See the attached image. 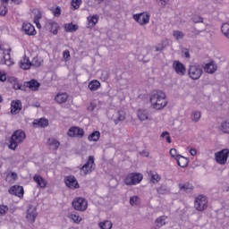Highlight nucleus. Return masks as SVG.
Returning <instances> with one entry per match:
<instances>
[{"label": "nucleus", "instance_id": "f257e3e1", "mask_svg": "<svg viewBox=\"0 0 229 229\" xmlns=\"http://www.w3.org/2000/svg\"><path fill=\"white\" fill-rule=\"evenodd\" d=\"M149 101L152 108L155 110H164L167 106V97L164 91H153L150 95Z\"/></svg>", "mask_w": 229, "mask_h": 229}, {"label": "nucleus", "instance_id": "f03ea898", "mask_svg": "<svg viewBox=\"0 0 229 229\" xmlns=\"http://www.w3.org/2000/svg\"><path fill=\"white\" fill-rule=\"evenodd\" d=\"M24 140H26V132H24L22 130L15 131L11 136L9 149L15 151L19 144H22Z\"/></svg>", "mask_w": 229, "mask_h": 229}, {"label": "nucleus", "instance_id": "7ed1b4c3", "mask_svg": "<svg viewBox=\"0 0 229 229\" xmlns=\"http://www.w3.org/2000/svg\"><path fill=\"white\" fill-rule=\"evenodd\" d=\"M96 169V163L94 162V156H89L87 162L80 168L81 175L87 176Z\"/></svg>", "mask_w": 229, "mask_h": 229}, {"label": "nucleus", "instance_id": "20e7f679", "mask_svg": "<svg viewBox=\"0 0 229 229\" xmlns=\"http://www.w3.org/2000/svg\"><path fill=\"white\" fill-rule=\"evenodd\" d=\"M203 75V68L199 64H191L188 69V76L191 80H199Z\"/></svg>", "mask_w": 229, "mask_h": 229}, {"label": "nucleus", "instance_id": "39448f33", "mask_svg": "<svg viewBox=\"0 0 229 229\" xmlns=\"http://www.w3.org/2000/svg\"><path fill=\"white\" fill-rule=\"evenodd\" d=\"M194 207L199 212H203V210H207L208 207V199H207V196L199 195L198 197H196L194 200Z\"/></svg>", "mask_w": 229, "mask_h": 229}, {"label": "nucleus", "instance_id": "423d86ee", "mask_svg": "<svg viewBox=\"0 0 229 229\" xmlns=\"http://www.w3.org/2000/svg\"><path fill=\"white\" fill-rule=\"evenodd\" d=\"M142 178H144L142 174H129L124 179V183L125 185H137L142 182Z\"/></svg>", "mask_w": 229, "mask_h": 229}, {"label": "nucleus", "instance_id": "0eeeda50", "mask_svg": "<svg viewBox=\"0 0 229 229\" xmlns=\"http://www.w3.org/2000/svg\"><path fill=\"white\" fill-rule=\"evenodd\" d=\"M229 149L224 148L216 153H215V159L220 165H225L228 162Z\"/></svg>", "mask_w": 229, "mask_h": 229}, {"label": "nucleus", "instance_id": "6e6552de", "mask_svg": "<svg viewBox=\"0 0 229 229\" xmlns=\"http://www.w3.org/2000/svg\"><path fill=\"white\" fill-rule=\"evenodd\" d=\"M72 207L74 210H78L79 212H84V210H87L89 203L87 202V199H85L84 198L79 197L75 198L72 200Z\"/></svg>", "mask_w": 229, "mask_h": 229}, {"label": "nucleus", "instance_id": "1a4fd4ad", "mask_svg": "<svg viewBox=\"0 0 229 229\" xmlns=\"http://www.w3.org/2000/svg\"><path fill=\"white\" fill-rule=\"evenodd\" d=\"M38 216V213L37 212V207H35L33 205H29V208L26 211V216H25V219H26L27 223L33 225V223H35Z\"/></svg>", "mask_w": 229, "mask_h": 229}, {"label": "nucleus", "instance_id": "9d476101", "mask_svg": "<svg viewBox=\"0 0 229 229\" xmlns=\"http://www.w3.org/2000/svg\"><path fill=\"white\" fill-rule=\"evenodd\" d=\"M11 60L10 52H7L6 49L3 47V45H0V64L12 65Z\"/></svg>", "mask_w": 229, "mask_h": 229}, {"label": "nucleus", "instance_id": "9b49d317", "mask_svg": "<svg viewBox=\"0 0 229 229\" xmlns=\"http://www.w3.org/2000/svg\"><path fill=\"white\" fill-rule=\"evenodd\" d=\"M133 19L136 22H139L140 26H146V24L149 23V14L146 13L133 14Z\"/></svg>", "mask_w": 229, "mask_h": 229}, {"label": "nucleus", "instance_id": "f8f14e48", "mask_svg": "<svg viewBox=\"0 0 229 229\" xmlns=\"http://www.w3.org/2000/svg\"><path fill=\"white\" fill-rule=\"evenodd\" d=\"M68 137H77V139H82L85 135V131L80 127H72L67 132Z\"/></svg>", "mask_w": 229, "mask_h": 229}, {"label": "nucleus", "instance_id": "ddd939ff", "mask_svg": "<svg viewBox=\"0 0 229 229\" xmlns=\"http://www.w3.org/2000/svg\"><path fill=\"white\" fill-rule=\"evenodd\" d=\"M173 68L179 76H185L187 72L185 64H182L180 61H174L173 64Z\"/></svg>", "mask_w": 229, "mask_h": 229}, {"label": "nucleus", "instance_id": "4468645a", "mask_svg": "<svg viewBox=\"0 0 229 229\" xmlns=\"http://www.w3.org/2000/svg\"><path fill=\"white\" fill-rule=\"evenodd\" d=\"M21 30L23 33H25V35H28L29 37H35V35H37L35 26H33L31 23L24 22L22 24Z\"/></svg>", "mask_w": 229, "mask_h": 229}, {"label": "nucleus", "instance_id": "2eb2a0df", "mask_svg": "<svg viewBox=\"0 0 229 229\" xmlns=\"http://www.w3.org/2000/svg\"><path fill=\"white\" fill-rule=\"evenodd\" d=\"M22 110V102L21 100H13L11 102V113L17 115Z\"/></svg>", "mask_w": 229, "mask_h": 229}, {"label": "nucleus", "instance_id": "dca6fc26", "mask_svg": "<svg viewBox=\"0 0 229 229\" xmlns=\"http://www.w3.org/2000/svg\"><path fill=\"white\" fill-rule=\"evenodd\" d=\"M9 194L17 196L18 198H23L24 196V188L22 186L14 185L9 189Z\"/></svg>", "mask_w": 229, "mask_h": 229}, {"label": "nucleus", "instance_id": "f3484780", "mask_svg": "<svg viewBox=\"0 0 229 229\" xmlns=\"http://www.w3.org/2000/svg\"><path fill=\"white\" fill-rule=\"evenodd\" d=\"M65 185H67L69 189H80V184L78 183V180H76V177L72 175L66 177Z\"/></svg>", "mask_w": 229, "mask_h": 229}, {"label": "nucleus", "instance_id": "a211bd4d", "mask_svg": "<svg viewBox=\"0 0 229 229\" xmlns=\"http://www.w3.org/2000/svg\"><path fill=\"white\" fill-rule=\"evenodd\" d=\"M47 28L53 33V35H58V30H60V26L56 21L49 20L47 22Z\"/></svg>", "mask_w": 229, "mask_h": 229}, {"label": "nucleus", "instance_id": "6ab92c4d", "mask_svg": "<svg viewBox=\"0 0 229 229\" xmlns=\"http://www.w3.org/2000/svg\"><path fill=\"white\" fill-rule=\"evenodd\" d=\"M137 117L140 121H151V116H149V112L146 109H139L137 111Z\"/></svg>", "mask_w": 229, "mask_h": 229}, {"label": "nucleus", "instance_id": "aec40b11", "mask_svg": "<svg viewBox=\"0 0 229 229\" xmlns=\"http://www.w3.org/2000/svg\"><path fill=\"white\" fill-rule=\"evenodd\" d=\"M204 71L208 72V74H214V72L217 71V64L214 61L208 63L204 67Z\"/></svg>", "mask_w": 229, "mask_h": 229}, {"label": "nucleus", "instance_id": "412c9836", "mask_svg": "<svg viewBox=\"0 0 229 229\" xmlns=\"http://www.w3.org/2000/svg\"><path fill=\"white\" fill-rule=\"evenodd\" d=\"M69 99V95L67 93H58L55 97V101H56L59 105H64V103H67Z\"/></svg>", "mask_w": 229, "mask_h": 229}, {"label": "nucleus", "instance_id": "4be33fe9", "mask_svg": "<svg viewBox=\"0 0 229 229\" xmlns=\"http://www.w3.org/2000/svg\"><path fill=\"white\" fill-rule=\"evenodd\" d=\"M88 21V28H94L96 27V24L99 22V15L94 14L92 16H89L87 18Z\"/></svg>", "mask_w": 229, "mask_h": 229}, {"label": "nucleus", "instance_id": "5701e85b", "mask_svg": "<svg viewBox=\"0 0 229 229\" xmlns=\"http://www.w3.org/2000/svg\"><path fill=\"white\" fill-rule=\"evenodd\" d=\"M20 67L23 69V71H28L31 67V62H30V58L26 55L20 61Z\"/></svg>", "mask_w": 229, "mask_h": 229}, {"label": "nucleus", "instance_id": "b1692460", "mask_svg": "<svg viewBox=\"0 0 229 229\" xmlns=\"http://www.w3.org/2000/svg\"><path fill=\"white\" fill-rule=\"evenodd\" d=\"M33 180L37 183V185H38V187H41V189H46V185H47V182L42 176L36 174L33 176Z\"/></svg>", "mask_w": 229, "mask_h": 229}, {"label": "nucleus", "instance_id": "393cba45", "mask_svg": "<svg viewBox=\"0 0 229 229\" xmlns=\"http://www.w3.org/2000/svg\"><path fill=\"white\" fill-rule=\"evenodd\" d=\"M68 217L76 225H80V223H81V216H80V214H78L76 211L69 213Z\"/></svg>", "mask_w": 229, "mask_h": 229}, {"label": "nucleus", "instance_id": "a878e982", "mask_svg": "<svg viewBox=\"0 0 229 229\" xmlns=\"http://www.w3.org/2000/svg\"><path fill=\"white\" fill-rule=\"evenodd\" d=\"M25 86L28 87L30 90H38V87H40V83L36 80H31L25 83Z\"/></svg>", "mask_w": 229, "mask_h": 229}, {"label": "nucleus", "instance_id": "bb28decb", "mask_svg": "<svg viewBox=\"0 0 229 229\" xmlns=\"http://www.w3.org/2000/svg\"><path fill=\"white\" fill-rule=\"evenodd\" d=\"M49 124V122L47 119H39V120H35L33 123L34 128H46Z\"/></svg>", "mask_w": 229, "mask_h": 229}, {"label": "nucleus", "instance_id": "cd10ccee", "mask_svg": "<svg viewBox=\"0 0 229 229\" xmlns=\"http://www.w3.org/2000/svg\"><path fill=\"white\" fill-rule=\"evenodd\" d=\"M179 189L180 191H183V192H191L193 191L194 186L191 184V182H186V183H180L179 184Z\"/></svg>", "mask_w": 229, "mask_h": 229}, {"label": "nucleus", "instance_id": "c85d7f7f", "mask_svg": "<svg viewBox=\"0 0 229 229\" xmlns=\"http://www.w3.org/2000/svg\"><path fill=\"white\" fill-rule=\"evenodd\" d=\"M99 87H101V82H99V81L98 80H94L91 81L89 85L88 88L89 89V90H91L92 92L98 90L99 89Z\"/></svg>", "mask_w": 229, "mask_h": 229}, {"label": "nucleus", "instance_id": "c756f323", "mask_svg": "<svg viewBox=\"0 0 229 229\" xmlns=\"http://www.w3.org/2000/svg\"><path fill=\"white\" fill-rule=\"evenodd\" d=\"M167 216H161L159 217H157L156 219V225L158 227V228H162V226H165V225L167 224Z\"/></svg>", "mask_w": 229, "mask_h": 229}, {"label": "nucleus", "instance_id": "7c9ffc66", "mask_svg": "<svg viewBox=\"0 0 229 229\" xmlns=\"http://www.w3.org/2000/svg\"><path fill=\"white\" fill-rule=\"evenodd\" d=\"M99 137H101V133L98 131H95L89 134L88 140H89V142H98V140H99Z\"/></svg>", "mask_w": 229, "mask_h": 229}, {"label": "nucleus", "instance_id": "2f4dec72", "mask_svg": "<svg viewBox=\"0 0 229 229\" xmlns=\"http://www.w3.org/2000/svg\"><path fill=\"white\" fill-rule=\"evenodd\" d=\"M64 30L66 33H74V31H78V25L72 23H66L64 25Z\"/></svg>", "mask_w": 229, "mask_h": 229}, {"label": "nucleus", "instance_id": "473e14b6", "mask_svg": "<svg viewBox=\"0 0 229 229\" xmlns=\"http://www.w3.org/2000/svg\"><path fill=\"white\" fill-rule=\"evenodd\" d=\"M199 119H201V112L192 111L191 114V120L192 123H199Z\"/></svg>", "mask_w": 229, "mask_h": 229}, {"label": "nucleus", "instance_id": "72a5a7b5", "mask_svg": "<svg viewBox=\"0 0 229 229\" xmlns=\"http://www.w3.org/2000/svg\"><path fill=\"white\" fill-rule=\"evenodd\" d=\"M48 144L52 148V149H58V148H60V141H58L55 138L48 139Z\"/></svg>", "mask_w": 229, "mask_h": 229}, {"label": "nucleus", "instance_id": "f704fd0d", "mask_svg": "<svg viewBox=\"0 0 229 229\" xmlns=\"http://www.w3.org/2000/svg\"><path fill=\"white\" fill-rule=\"evenodd\" d=\"M175 160L180 167H187V158H184L182 156H177Z\"/></svg>", "mask_w": 229, "mask_h": 229}, {"label": "nucleus", "instance_id": "c9c22d12", "mask_svg": "<svg viewBox=\"0 0 229 229\" xmlns=\"http://www.w3.org/2000/svg\"><path fill=\"white\" fill-rule=\"evenodd\" d=\"M5 180L9 183H13L15 182V180H17V173H15V172L8 173L7 175H6Z\"/></svg>", "mask_w": 229, "mask_h": 229}, {"label": "nucleus", "instance_id": "e433bc0d", "mask_svg": "<svg viewBox=\"0 0 229 229\" xmlns=\"http://www.w3.org/2000/svg\"><path fill=\"white\" fill-rule=\"evenodd\" d=\"M98 226L100 229H112L113 224L110 221L106 220V221L100 222L98 224Z\"/></svg>", "mask_w": 229, "mask_h": 229}, {"label": "nucleus", "instance_id": "4c0bfd02", "mask_svg": "<svg viewBox=\"0 0 229 229\" xmlns=\"http://www.w3.org/2000/svg\"><path fill=\"white\" fill-rule=\"evenodd\" d=\"M160 180L161 177L157 172H150V182H152V183H158Z\"/></svg>", "mask_w": 229, "mask_h": 229}, {"label": "nucleus", "instance_id": "58836bf2", "mask_svg": "<svg viewBox=\"0 0 229 229\" xmlns=\"http://www.w3.org/2000/svg\"><path fill=\"white\" fill-rule=\"evenodd\" d=\"M140 203V198L139 196H132L130 198V204L131 207H137Z\"/></svg>", "mask_w": 229, "mask_h": 229}, {"label": "nucleus", "instance_id": "ea45409f", "mask_svg": "<svg viewBox=\"0 0 229 229\" xmlns=\"http://www.w3.org/2000/svg\"><path fill=\"white\" fill-rule=\"evenodd\" d=\"M124 119H126V114H124L123 111H118V117L114 120V124L121 123V121H124Z\"/></svg>", "mask_w": 229, "mask_h": 229}, {"label": "nucleus", "instance_id": "a19ab883", "mask_svg": "<svg viewBox=\"0 0 229 229\" xmlns=\"http://www.w3.org/2000/svg\"><path fill=\"white\" fill-rule=\"evenodd\" d=\"M221 30L225 37L229 38V23H224L221 27Z\"/></svg>", "mask_w": 229, "mask_h": 229}, {"label": "nucleus", "instance_id": "79ce46f5", "mask_svg": "<svg viewBox=\"0 0 229 229\" xmlns=\"http://www.w3.org/2000/svg\"><path fill=\"white\" fill-rule=\"evenodd\" d=\"M173 35L176 40H182L183 37H185V34L180 30H174Z\"/></svg>", "mask_w": 229, "mask_h": 229}, {"label": "nucleus", "instance_id": "37998d69", "mask_svg": "<svg viewBox=\"0 0 229 229\" xmlns=\"http://www.w3.org/2000/svg\"><path fill=\"white\" fill-rule=\"evenodd\" d=\"M220 130L224 133H229V123L228 122L222 123L220 126Z\"/></svg>", "mask_w": 229, "mask_h": 229}, {"label": "nucleus", "instance_id": "c03bdc74", "mask_svg": "<svg viewBox=\"0 0 229 229\" xmlns=\"http://www.w3.org/2000/svg\"><path fill=\"white\" fill-rule=\"evenodd\" d=\"M81 3H83L81 0H72V6L73 10H78L80 6H81Z\"/></svg>", "mask_w": 229, "mask_h": 229}, {"label": "nucleus", "instance_id": "a18cd8bd", "mask_svg": "<svg viewBox=\"0 0 229 229\" xmlns=\"http://www.w3.org/2000/svg\"><path fill=\"white\" fill-rule=\"evenodd\" d=\"M30 64L34 67H40L42 65V61L38 57H34Z\"/></svg>", "mask_w": 229, "mask_h": 229}, {"label": "nucleus", "instance_id": "49530a36", "mask_svg": "<svg viewBox=\"0 0 229 229\" xmlns=\"http://www.w3.org/2000/svg\"><path fill=\"white\" fill-rule=\"evenodd\" d=\"M42 19V12L38 9L34 10V21H40Z\"/></svg>", "mask_w": 229, "mask_h": 229}, {"label": "nucleus", "instance_id": "de8ad7c7", "mask_svg": "<svg viewBox=\"0 0 229 229\" xmlns=\"http://www.w3.org/2000/svg\"><path fill=\"white\" fill-rule=\"evenodd\" d=\"M8 206L6 205H0V216H6L8 213Z\"/></svg>", "mask_w": 229, "mask_h": 229}, {"label": "nucleus", "instance_id": "09e8293b", "mask_svg": "<svg viewBox=\"0 0 229 229\" xmlns=\"http://www.w3.org/2000/svg\"><path fill=\"white\" fill-rule=\"evenodd\" d=\"M52 13L54 14V17H60V15H62V8L57 6L56 8L52 9Z\"/></svg>", "mask_w": 229, "mask_h": 229}, {"label": "nucleus", "instance_id": "8fccbe9b", "mask_svg": "<svg viewBox=\"0 0 229 229\" xmlns=\"http://www.w3.org/2000/svg\"><path fill=\"white\" fill-rule=\"evenodd\" d=\"M156 3L161 6V8H165V6H167V3H169V0H156Z\"/></svg>", "mask_w": 229, "mask_h": 229}, {"label": "nucleus", "instance_id": "3c124183", "mask_svg": "<svg viewBox=\"0 0 229 229\" xmlns=\"http://www.w3.org/2000/svg\"><path fill=\"white\" fill-rule=\"evenodd\" d=\"M164 137H165V140L166 142H168V144H171V136H169V132L168 131H164L161 134V138L164 139Z\"/></svg>", "mask_w": 229, "mask_h": 229}, {"label": "nucleus", "instance_id": "603ef678", "mask_svg": "<svg viewBox=\"0 0 229 229\" xmlns=\"http://www.w3.org/2000/svg\"><path fill=\"white\" fill-rule=\"evenodd\" d=\"M158 194H165L167 192V187L162 185L157 189Z\"/></svg>", "mask_w": 229, "mask_h": 229}, {"label": "nucleus", "instance_id": "864d4df0", "mask_svg": "<svg viewBox=\"0 0 229 229\" xmlns=\"http://www.w3.org/2000/svg\"><path fill=\"white\" fill-rule=\"evenodd\" d=\"M170 155L173 158H175V159H176V157H182V155H178V151L176 150V148H171Z\"/></svg>", "mask_w": 229, "mask_h": 229}, {"label": "nucleus", "instance_id": "5fc2aeb1", "mask_svg": "<svg viewBox=\"0 0 229 229\" xmlns=\"http://www.w3.org/2000/svg\"><path fill=\"white\" fill-rule=\"evenodd\" d=\"M192 21H193L196 24H198V22H203V19H202L201 16H199V15H194V16L192 17Z\"/></svg>", "mask_w": 229, "mask_h": 229}, {"label": "nucleus", "instance_id": "6e6d98bb", "mask_svg": "<svg viewBox=\"0 0 229 229\" xmlns=\"http://www.w3.org/2000/svg\"><path fill=\"white\" fill-rule=\"evenodd\" d=\"M63 58H64V60H69V58H71V52H69V50H64L63 52Z\"/></svg>", "mask_w": 229, "mask_h": 229}, {"label": "nucleus", "instance_id": "4d7b16f0", "mask_svg": "<svg viewBox=\"0 0 229 229\" xmlns=\"http://www.w3.org/2000/svg\"><path fill=\"white\" fill-rule=\"evenodd\" d=\"M7 12H8V10H6V8L4 6L0 7V15H2L3 17H4V15H6Z\"/></svg>", "mask_w": 229, "mask_h": 229}, {"label": "nucleus", "instance_id": "13d9d810", "mask_svg": "<svg viewBox=\"0 0 229 229\" xmlns=\"http://www.w3.org/2000/svg\"><path fill=\"white\" fill-rule=\"evenodd\" d=\"M89 112H94L96 110V104L90 103L89 106H88Z\"/></svg>", "mask_w": 229, "mask_h": 229}, {"label": "nucleus", "instance_id": "bf43d9fd", "mask_svg": "<svg viewBox=\"0 0 229 229\" xmlns=\"http://www.w3.org/2000/svg\"><path fill=\"white\" fill-rule=\"evenodd\" d=\"M6 80V73L0 72V81H4Z\"/></svg>", "mask_w": 229, "mask_h": 229}, {"label": "nucleus", "instance_id": "052dcab7", "mask_svg": "<svg viewBox=\"0 0 229 229\" xmlns=\"http://www.w3.org/2000/svg\"><path fill=\"white\" fill-rule=\"evenodd\" d=\"M190 154L191 155V157H196V155H198V151L195 148H191Z\"/></svg>", "mask_w": 229, "mask_h": 229}, {"label": "nucleus", "instance_id": "680f3d73", "mask_svg": "<svg viewBox=\"0 0 229 229\" xmlns=\"http://www.w3.org/2000/svg\"><path fill=\"white\" fill-rule=\"evenodd\" d=\"M34 23L36 24V26L38 30H40V28H42V26L40 25V21H34Z\"/></svg>", "mask_w": 229, "mask_h": 229}, {"label": "nucleus", "instance_id": "e2e57ef3", "mask_svg": "<svg viewBox=\"0 0 229 229\" xmlns=\"http://www.w3.org/2000/svg\"><path fill=\"white\" fill-rule=\"evenodd\" d=\"M12 3H14V4H21L22 3V0H11Z\"/></svg>", "mask_w": 229, "mask_h": 229}, {"label": "nucleus", "instance_id": "0e129e2a", "mask_svg": "<svg viewBox=\"0 0 229 229\" xmlns=\"http://www.w3.org/2000/svg\"><path fill=\"white\" fill-rule=\"evenodd\" d=\"M184 56L185 58H191V54L189 53V51L184 52Z\"/></svg>", "mask_w": 229, "mask_h": 229}, {"label": "nucleus", "instance_id": "69168bd1", "mask_svg": "<svg viewBox=\"0 0 229 229\" xmlns=\"http://www.w3.org/2000/svg\"><path fill=\"white\" fill-rule=\"evenodd\" d=\"M14 89L16 90H21V85L17 84L16 86H14Z\"/></svg>", "mask_w": 229, "mask_h": 229}, {"label": "nucleus", "instance_id": "338daca9", "mask_svg": "<svg viewBox=\"0 0 229 229\" xmlns=\"http://www.w3.org/2000/svg\"><path fill=\"white\" fill-rule=\"evenodd\" d=\"M96 1V3H98V4H101V3H103V1H105V0H95Z\"/></svg>", "mask_w": 229, "mask_h": 229}, {"label": "nucleus", "instance_id": "774afa93", "mask_svg": "<svg viewBox=\"0 0 229 229\" xmlns=\"http://www.w3.org/2000/svg\"><path fill=\"white\" fill-rule=\"evenodd\" d=\"M8 1H9V0H1V3H2L3 4H4L8 3Z\"/></svg>", "mask_w": 229, "mask_h": 229}]
</instances>
